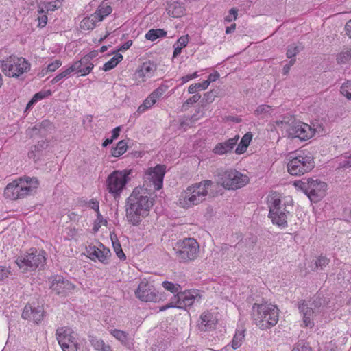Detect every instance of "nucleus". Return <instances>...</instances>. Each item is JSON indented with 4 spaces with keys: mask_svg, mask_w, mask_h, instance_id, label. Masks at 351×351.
Segmentation results:
<instances>
[{
    "mask_svg": "<svg viewBox=\"0 0 351 351\" xmlns=\"http://www.w3.org/2000/svg\"><path fill=\"white\" fill-rule=\"evenodd\" d=\"M153 206V198L147 188H135L126 200L125 211L128 221L138 226L146 217Z\"/></svg>",
    "mask_w": 351,
    "mask_h": 351,
    "instance_id": "f257e3e1",
    "label": "nucleus"
},
{
    "mask_svg": "<svg viewBox=\"0 0 351 351\" xmlns=\"http://www.w3.org/2000/svg\"><path fill=\"white\" fill-rule=\"evenodd\" d=\"M38 185L39 182L36 178L21 177L6 186L4 195L10 200L23 199L34 195Z\"/></svg>",
    "mask_w": 351,
    "mask_h": 351,
    "instance_id": "f03ea898",
    "label": "nucleus"
},
{
    "mask_svg": "<svg viewBox=\"0 0 351 351\" xmlns=\"http://www.w3.org/2000/svg\"><path fill=\"white\" fill-rule=\"evenodd\" d=\"M252 316L255 324L261 330L274 326L279 317V309L271 303H254L252 308Z\"/></svg>",
    "mask_w": 351,
    "mask_h": 351,
    "instance_id": "7ed1b4c3",
    "label": "nucleus"
},
{
    "mask_svg": "<svg viewBox=\"0 0 351 351\" xmlns=\"http://www.w3.org/2000/svg\"><path fill=\"white\" fill-rule=\"evenodd\" d=\"M276 125L285 130L287 136L290 138H298L305 141L310 139L315 134V130L307 123L295 121L291 117H283L277 120Z\"/></svg>",
    "mask_w": 351,
    "mask_h": 351,
    "instance_id": "20e7f679",
    "label": "nucleus"
},
{
    "mask_svg": "<svg viewBox=\"0 0 351 351\" xmlns=\"http://www.w3.org/2000/svg\"><path fill=\"white\" fill-rule=\"evenodd\" d=\"M212 184L211 180H205L187 187L181 195L180 204L187 208L200 204L206 199L208 189Z\"/></svg>",
    "mask_w": 351,
    "mask_h": 351,
    "instance_id": "39448f33",
    "label": "nucleus"
},
{
    "mask_svg": "<svg viewBox=\"0 0 351 351\" xmlns=\"http://www.w3.org/2000/svg\"><path fill=\"white\" fill-rule=\"evenodd\" d=\"M269 208V217L274 225L280 228L287 227V219L291 215L293 206L288 202L282 203V200L276 196L271 197L268 200Z\"/></svg>",
    "mask_w": 351,
    "mask_h": 351,
    "instance_id": "423d86ee",
    "label": "nucleus"
},
{
    "mask_svg": "<svg viewBox=\"0 0 351 351\" xmlns=\"http://www.w3.org/2000/svg\"><path fill=\"white\" fill-rule=\"evenodd\" d=\"M45 262V251L34 247L21 253L15 260L16 264L23 272L32 271L42 267Z\"/></svg>",
    "mask_w": 351,
    "mask_h": 351,
    "instance_id": "0eeeda50",
    "label": "nucleus"
},
{
    "mask_svg": "<svg viewBox=\"0 0 351 351\" xmlns=\"http://www.w3.org/2000/svg\"><path fill=\"white\" fill-rule=\"evenodd\" d=\"M215 178L217 183L228 190L242 188L249 182L246 175L234 169L219 170Z\"/></svg>",
    "mask_w": 351,
    "mask_h": 351,
    "instance_id": "6e6552de",
    "label": "nucleus"
},
{
    "mask_svg": "<svg viewBox=\"0 0 351 351\" xmlns=\"http://www.w3.org/2000/svg\"><path fill=\"white\" fill-rule=\"evenodd\" d=\"M298 189L304 192L312 202H318L326 195L327 184L318 179L304 178L294 184Z\"/></svg>",
    "mask_w": 351,
    "mask_h": 351,
    "instance_id": "1a4fd4ad",
    "label": "nucleus"
},
{
    "mask_svg": "<svg viewBox=\"0 0 351 351\" xmlns=\"http://www.w3.org/2000/svg\"><path fill=\"white\" fill-rule=\"evenodd\" d=\"M326 304V300L319 295L315 296L312 301L301 300L298 302L300 313L302 316L304 326L312 328L314 326L313 315L321 312V308Z\"/></svg>",
    "mask_w": 351,
    "mask_h": 351,
    "instance_id": "9d476101",
    "label": "nucleus"
},
{
    "mask_svg": "<svg viewBox=\"0 0 351 351\" xmlns=\"http://www.w3.org/2000/svg\"><path fill=\"white\" fill-rule=\"evenodd\" d=\"M30 63L23 57L10 56L1 61V67L4 74L10 77H19L30 70Z\"/></svg>",
    "mask_w": 351,
    "mask_h": 351,
    "instance_id": "9b49d317",
    "label": "nucleus"
},
{
    "mask_svg": "<svg viewBox=\"0 0 351 351\" xmlns=\"http://www.w3.org/2000/svg\"><path fill=\"white\" fill-rule=\"evenodd\" d=\"M199 248V244L195 239L185 238L178 241L173 250L180 262L187 263L197 257Z\"/></svg>",
    "mask_w": 351,
    "mask_h": 351,
    "instance_id": "f8f14e48",
    "label": "nucleus"
},
{
    "mask_svg": "<svg viewBox=\"0 0 351 351\" xmlns=\"http://www.w3.org/2000/svg\"><path fill=\"white\" fill-rule=\"evenodd\" d=\"M131 173V169L114 171L108 176L106 188L115 199L120 196L127 182L130 180L129 176Z\"/></svg>",
    "mask_w": 351,
    "mask_h": 351,
    "instance_id": "ddd939ff",
    "label": "nucleus"
},
{
    "mask_svg": "<svg viewBox=\"0 0 351 351\" xmlns=\"http://www.w3.org/2000/svg\"><path fill=\"white\" fill-rule=\"evenodd\" d=\"M315 166L313 158L304 153L298 154L287 164V170L292 176H300L310 171Z\"/></svg>",
    "mask_w": 351,
    "mask_h": 351,
    "instance_id": "4468645a",
    "label": "nucleus"
},
{
    "mask_svg": "<svg viewBox=\"0 0 351 351\" xmlns=\"http://www.w3.org/2000/svg\"><path fill=\"white\" fill-rule=\"evenodd\" d=\"M56 336L62 351H77L79 344L70 328H58L56 330Z\"/></svg>",
    "mask_w": 351,
    "mask_h": 351,
    "instance_id": "2eb2a0df",
    "label": "nucleus"
},
{
    "mask_svg": "<svg viewBox=\"0 0 351 351\" xmlns=\"http://www.w3.org/2000/svg\"><path fill=\"white\" fill-rule=\"evenodd\" d=\"M136 298L143 302H156L162 300V294L146 280H142L135 292Z\"/></svg>",
    "mask_w": 351,
    "mask_h": 351,
    "instance_id": "dca6fc26",
    "label": "nucleus"
},
{
    "mask_svg": "<svg viewBox=\"0 0 351 351\" xmlns=\"http://www.w3.org/2000/svg\"><path fill=\"white\" fill-rule=\"evenodd\" d=\"M173 299L175 301L176 308L186 309L195 303H199L202 300V296L196 290L184 291L181 290L178 295H174Z\"/></svg>",
    "mask_w": 351,
    "mask_h": 351,
    "instance_id": "f3484780",
    "label": "nucleus"
},
{
    "mask_svg": "<svg viewBox=\"0 0 351 351\" xmlns=\"http://www.w3.org/2000/svg\"><path fill=\"white\" fill-rule=\"evenodd\" d=\"M165 172V165H157L154 167H150L146 171L144 179L145 182L152 183L155 190H160L162 187Z\"/></svg>",
    "mask_w": 351,
    "mask_h": 351,
    "instance_id": "a211bd4d",
    "label": "nucleus"
},
{
    "mask_svg": "<svg viewBox=\"0 0 351 351\" xmlns=\"http://www.w3.org/2000/svg\"><path fill=\"white\" fill-rule=\"evenodd\" d=\"M22 318L26 320H32L35 324H40L44 319L45 315L43 306H34L32 304H27L22 313Z\"/></svg>",
    "mask_w": 351,
    "mask_h": 351,
    "instance_id": "6ab92c4d",
    "label": "nucleus"
},
{
    "mask_svg": "<svg viewBox=\"0 0 351 351\" xmlns=\"http://www.w3.org/2000/svg\"><path fill=\"white\" fill-rule=\"evenodd\" d=\"M50 288L57 295L65 296L74 289L75 286L64 277L56 276L53 278Z\"/></svg>",
    "mask_w": 351,
    "mask_h": 351,
    "instance_id": "aec40b11",
    "label": "nucleus"
},
{
    "mask_svg": "<svg viewBox=\"0 0 351 351\" xmlns=\"http://www.w3.org/2000/svg\"><path fill=\"white\" fill-rule=\"evenodd\" d=\"M86 253L91 260H98L104 264L108 263V259L111 254L110 250L101 243L98 247L89 245L86 247Z\"/></svg>",
    "mask_w": 351,
    "mask_h": 351,
    "instance_id": "412c9836",
    "label": "nucleus"
},
{
    "mask_svg": "<svg viewBox=\"0 0 351 351\" xmlns=\"http://www.w3.org/2000/svg\"><path fill=\"white\" fill-rule=\"evenodd\" d=\"M217 324L216 316L210 311H205L201 314L197 327L202 332H208L215 329Z\"/></svg>",
    "mask_w": 351,
    "mask_h": 351,
    "instance_id": "4be33fe9",
    "label": "nucleus"
},
{
    "mask_svg": "<svg viewBox=\"0 0 351 351\" xmlns=\"http://www.w3.org/2000/svg\"><path fill=\"white\" fill-rule=\"evenodd\" d=\"M157 69L156 64L151 61L143 63L136 71V78H141L145 82L147 78L152 77Z\"/></svg>",
    "mask_w": 351,
    "mask_h": 351,
    "instance_id": "5701e85b",
    "label": "nucleus"
},
{
    "mask_svg": "<svg viewBox=\"0 0 351 351\" xmlns=\"http://www.w3.org/2000/svg\"><path fill=\"white\" fill-rule=\"evenodd\" d=\"M239 139V136L236 135L233 138H230L224 142L219 143L215 146L213 152L218 155H223L230 152L237 145Z\"/></svg>",
    "mask_w": 351,
    "mask_h": 351,
    "instance_id": "b1692460",
    "label": "nucleus"
},
{
    "mask_svg": "<svg viewBox=\"0 0 351 351\" xmlns=\"http://www.w3.org/2000/svg\"><path fill=\"white\" fill-rule=\"evenodd\" d=\"M83 62V58H82L80 60L73 62L71 66V68H75V69H73V72L80 73L81 76H86L92 71L94 64L92 62H87L86 64Z\"/></svg>",
    "mask_w": 351,
    "mask_h": 351,
    "instance_id": "393cba45",
    "label": "nucleus"
},
{
    "mask_svg": "<svg viewBox=\"0 0 351 351\" xmlns=\"http://www.w3.org/2000/svg\"><path fill=\"white\" fill-rule=\"evenodd\" d=\"M48 146V142L45 141H38L37 145L32 147L31 150L28 153L29 158H32L35 162H37L43 155L44 152Z\"/></svg>",
    "mask_w": 351,
    "mask_h": 351,
    "instance_id": "a878e982",
    "label": "nucleus"
},
{
    "mask_svg": "<svg viewBox=\"0 0 351 351\" xmlns=\"http://www.w3.org/2000/svg\"><path fill=\"white\" fill-rule=\"evenodd\" d=\"M112 12V8L110 5L103 1L96 9L93 15L100 22L102 21L107 16L110 15Z\"/></svg>",
    "mask_w": 351,
    "mask_h": 351,
    "instance_id": "bb28decb",
    "label": "nucleus"
},
{
    "mask_svg": "<svg viewBox=\"0 0 351 351\" xmlns=\"http://www.w3.org/2000/svg\"><path fill=\"white\" fill-rule=\"evenodd\" d=\"M90 343L97 351H112L111 346L104 342L101 339L95 337H90Z\"/></svg>",
    "mask_w": 351,
    "mask_h": 351,
    "instance_id": "cd10ccee",
    "label": "nucleus"
},
{
    "mask_svg": "<svg viewBox=\"0 0 351 351\" xmlns=\"http://www.w3.org/2000/svg\"><path fill=\"white\" fill-rule=\"evenodd\" d=\"M99 22L93 14L84 18L80 23V27L85 30L93 29Z\"/></svg>",
    "mask_w": 351,
    "mask_h": 351,
    "instance_id": "c85d7f7f",
    "label": "nucleus"
},
{
    "mask_svg": "<svg viewBox=\"0 0 351 351\" xmlns=\"http://www.w3.org/2000/svg\"><path fill=\"white\" fill-rule=\"evenodd\" d=\"M110 239L112 241L114 251L117 256L120 258V260H125L126 258L125 255L123 252L120 242L114 233L110 234Z\"/></svg>",
    "mask_w": 351,
    "mask_h": 351,
    "instance_id": "c756f323",
    "label": "nucleus"
},
{
    "mask_svg": "<svg viewBox=\"0 0 351 351\" xmlns=\"http://www.w3.org/2000/svg\"><path fill=\"white\" fill-rule=\"evenodd\" d=\"M245 337V330H237L231 341V347L236 350L239 348L243 341Z\"/></svg>",
    "mask_w": 351,
    "mask_h": 351,
    "instance_id": "7c9ffc66",
    "label": "nucleus"
},
{
    "mask_svg": "<svg viewBox=\"0 0 351 351\" xmlns=\"http://www.w3.org/2000/svg\"><path fill=\"white\" fill-rule=\"evenodd\" d=\"M166 35L167 32L162 29H152L146 33L145 37L147 40L154 41L157 38L166 36Z\"/></svg>",
    "mask_w": 351,
    "mask_h": 351,
    "instance_id": "2f4dec72",
    "label": "nucleus"
},
{
    "mask_svg": "<svg viewBox=\"0 0 351 351\" xmlns=\"http://www.w3.org/2000/svg\"><path fill=\"white\" fill-rule=\"evenodd\" d=\"M51 95V91L50 90H47L46 91H40L37 93H36L33 97L31 99V100L27 103L26 109L31 108L36 102H37L39 100H41L48 96H50Z\"/></svg>",
    "mask_w": 351,
    "mask_h": 351,
    "instance_id": "473e14b6",
    "label": "nucleus"
},
{
    "mask_svg": "<svg viewBox=\"0 0 351 351\" xmlns=\"http://www.w3.org/2000/svg\"><path fill=\"white\" fill-rule=\"evenodd\" d=\"M122 60L123 56L121 53H117L104 64L102 69L104 71H108L114 69Z\"/></svg>",
    "mask_w": 351,
    "mask_h": 351,
    "instance_id": "72a5a7b5",
    "label": "nucleus"
},
{
    "mask_svg": "<svg viewBox=\"0 0 351 351\" xmlns=\"http://www.w3.org/2000/svg\"><path fill=\"white\" fill-rule=\"evenodd\" d=\"M337 62L340 64L351 62V48L341 51L337 56Z\"/></svg>",
    "mask_w": 351,
    "mask_h": 351,
    "instance_id": "f704fd0d",
    "label": "nucleus"
},
{
    "mask_svg": "<svg viewBox=\"0 0 351 351\" xmlns=\"http://www.w3.org/2000/svg\"><path fill=\"white\" fill-rule=\"evenodd\" d=\"M127 148V143L123 140L120 141L115 147L112 148L111 155L114 157H119L126 152Z\"/></svg>",
    "mask_w": 351,
    "mask_h": 351,
    "instance_id": "c9c22d12",
    "label": "nucleus"
},
{
    "mask_svg": "<svg viewBox=\"0 0 351 351\" xmlns=\"http://www.w3.org/2000/svg\"><path fill=\"white\" fill-rule=\"evenodd\" d=\"M59 7L60 2L58 1L45 3L43 5H40L38 6V12L40 14L45 13V11L47 12H52L57 10Z\"/></svg>",
    "mask_w": 351,
    "mask_h": 351,
    "instance_id": "e433bc0d",
    "label": "nucleus"
},
{
    "mask_svg": "<svg viewBox=\"0 0 351 351\" xmlns=\"http://www.w3.org/2000/svg\"><path fill=\"white\" fill-rule=\"evenodd\" d=\"M330 259L325 256H319L315 261L314 265L311 266L313 271H317L319 269H323L330 263Z\"/></svg>",
    "mask_w": 351,
    "mask_h": 351,
    "instance_id": "4c0bfd02",
    "label": "nucleus"
},
{
    "mask_svg": "<svg viewBox=\"0 0 351 351\" xmlns=\"http://www.w3.org/2000/svg\"><path fill=\"white\" fill-rule=\"evenodd\" d=\"M110 334L121 343L126 345L128 343V334L124 331L113 329L110 330Z\"/></svg>",
    "mask_w": 351,
    "mask_h": 351,
    "instance_id": "58836bf2",
    "label": "nucleus"
},
{
    "mask_svg": "<svg viewBox=\"0 0 351 351\" xmlns=\"http://www.w3.org/2000/svg\"><path fill=\"white\" fill-rule=\"evenodd\" d=\"M271 111L272 108L270 106L263 104L258 106L254 113L256 115L260 116L261 119H265L271 114Z\"/></svg>",
    "mask_w": 351,
    "mask_h": 351,
    "instance_id": "ea45409f",
    "label": "nucleus"
},
{
    "mask_svg": "<svg viewBox=\"0 0 351 351\" xmlns=\"http://www.w3.org/2000/svg\"><path fill=\"white\" fill-rule=\"evenodd\" d=\"M162 287L165 289L170 291L174 295H178V293L182 290V287L178 284H174L169 281H164L162 283Z\"/></svg>",
    "mask_w": 351,
    "mask_h": 351,
    "instance_id": "a19ab883",
    "label": "nucleus"
},
{
    "mask_svg": "<svg viewBox=\"0 0 351 351\" xmlns=\"http://www.w3.org/2000/svg\"><path fill=\"white\" fill-rule=\"evenodd\" d=\"M303 49L301 44H292L288 46L287 51V57L291 58L295 56L300 51Z\"/></svg>",
    "mask_w": 351,
    "mask_h": 351,
    "instance_id": "79ce46f5",
    "label": "nucleus"
},
{
    "mask_svg": "<svg viewBox=\"0 0 351 351\" xmlns=\"http://www.w3.org/2000/svg\"><path fill=\"white\" fill-rule=\"evenodd\" d=\"M156 101L149 95L143 101V103L138 107L137 112L138 113H143L146 110L151 108Z\"/></svg>",
    "mask_w": 351,
    "mask_h": 351,
    "instance_id": "37998d69",
    "label": "nucleus"
},
{
    "mask_svg": "<svg viewBox=\"0 0 351 351\" xmlns=\"http://www.w3.org/2000/svg\"><path fill=\"white\" fill-rule=\"evenodd\" d=\"M208 86H209V82H205V81H204L202 83L192 84L191 85L189 86V87L188 88V92L190 94H193L197 90H206L208 88Z\"/></svg>",
    "mask_w": 351,
    "mask_h": 351,
    "instance_id": "c03bdc74",
    "label": "nucleus"
},
{
    "mask_svg": "<svg viewBox=\"0 0 351 351\" xmlns=\"http://www.w3.org/2000/svg\"><path fill=\"white\" fill-rule=\"evenodd\" d=\"M73 69L74 68H71V66H70L69 68L64 70L63 71L58 74L55 77H53L51 80V84H54L60 80H61L62 79L69 77L71 75V73L73 72Z\"/></svg>",
    "mask_w": 351,
    "mask_h": 351,
    "instance_id": "a18cd8bd",
    "label": "nucleus"
},
{
    "mask_svg": "<svg viewBox=\"0 0 351 351\" xmlns=\"http://www.w3.org/2000/svg\"><path fill=\"white\" fill-rule=\"evenodd\" d=\"M62 65V61L60 60H56L54 62L50 63L45 69H43L40 73L42 76H44L49 72H53L56 71Z\"/></svg>",
    "mask_w": 351,
    "mask_h": 351,
    "instance_id": "49530a36",
    "label": "nucleus"
},
{
    "mask_svg": "<svg viewBox=\"0 0 351 351\" xmlns=\"http://www.w3.org/2000/svg\"><path fill=\"white\" fill-rule=\"evenodd\" d=\"M168 86L166 85H161L155 89L150 95L156 100L158 99L167 90Z\"/></svg>",
    "mask_w": 351,
    "mask_h": 351,
    "instance_id": "de8ad7c7",
    "label": "nucleus"
},
{
    "mask_svg": "<svg viewBox=\"0 0 351 351\" xmlns=\"http://www.w3.org/2000/svg\"><path fill=\"white\" fill-rule=\"evenodd\" d=\"M339 168L347 169L351 167V154L344 155L339 164Z\"/></svg>",
    "mask_w": 351,
    "mask_h": 351,
    "instance_id": "09e8293b",
    "label": "nucleus"
},
{
    "mask_svg": "<svg viewBox=\"0 0 351 351\" xmlns=\"http://www.w3.org/2000/svg\"><path fill=\"white\" fill-rule=\"evenodd\" d=\"M51 126V123L48 120H43L40 123L36 125L33 128L32 131L35 132V134H36L37 131H40L43 129H47L49 127Z\"/></svg>",
    "mask_w": 351,
    "mask_h": 351,
    "instance_id": "8fccbe9b",
    "label": "nucleus"
},
{
    "mask_svg": "<svg viewBox=\"0 0 351 351\" xmlns=\"http://www.w3.org/2000/svg\"><path fill=\"white\" fill-rule=\"evenodd\" d=\"M194 121V115L191 117H186L184 120L181 121L180 123V127L184 130L186 129L187 127H189L191 124L193 123Z\"/></svg>",
    "mask_w": 351,
    "mask_h": 351,
    "instance_id": "3c124183",
    "label": "nucleus"
},
{
    "mask_svg": "<svg viewBox=\"0 0 351 351\" xmlns=\"http://www.w3.org/2000/svg\"><path fill=\"white\" fill-rule=\"evenodd\" d=\"M188 43H189V36L186 35V36H182L180 37L175 44L177 45L178 47H180L182 49L183 47H185L187 45Z\"/></svg>",
    "mask_w": 351,
    "mask_h": 351,
    "instance_id": "603ef678",
    "label": "nucleus"
},
{
    "mask_svg": "<svg viewBox=\"0 0 351 351\" xmlns=\"http://www.w3.org/2000/svg\"><path fill=\"white\" fill-rule=\"evenodd\" d=\"M98 55V51L96 50L92 51L88 54L83 56V62H85L87 64V62H92L91 60L96 58Z\"/></svg>",
    "mask_w": 351,
    "mask_h": 351,
    "instance_id": "864d4df0",
    "label": "nucleus"
},
{
    "mask_svg": "<svg viewBox=\"0 0 351 351\" xmlns=\"http://www.w3.org/2000/svg\"><path fill=\"white\" fill-rule=\"evenodd\" d=\"M201 98V95L199 94H195L189 98L183 104L182 108H184L186 106L193 104L199 101Z\"/></svg>",
    "mask_w": 351,
    "mask_h": 351,
    "instance_id": "5fc2aeb1",
    "label": "nucleus"
},
{
    "mask_svg": "<svg viewBox=\"0 0 351 351\" xmlns=\"http://www.w3.org/2000/svg\"><path fill=\"white\" fill-rule=\"evenodd\" d=\"M10 274V268L5 266H0V280H3V279L8 278Z\"/></svg>",
    "mask_w": 351,
    "mask_h": 351,
    "instance_id": "6e6d98bb",
    "label": "nucleus"
},
{
    "mask_svg": "<svg viewBox=\"0 0 351 351\" xmlns=\"http://www.w3.org/2000/svg\"><path fill=\"white\" fill-rule=\"evenodd\" d=\"M252 134L251 132H247L242 138H241V143H242L243 144H244L245 145H247V147H248L249 145H250V143L252 141Z\"/></svg>",
    "mask_w": 351,
    "mask_h": 351,
    "instance_id": "4d7b16f0",
    "label": "nucleus"
},
{
    "mask_svg": "<svg viewBox=\"0 0 351 351\" xmlns=\"http://www.w3.org/2000/svg\"><path fill=\"white\" fill-rule=\"evenodd\" d=\"M295 60L291 59L289 63L283 66L282 73L284 75H287L289 72L291 67L295 64Z\"/></svg>",
    "mask_w": 351,
    "mask_h": 351,
    "instance_id": "13d9d810",
    "label": "nucleus"
},
{
    "mask_svg": "<svg viewBox=\"0 0 351 351\" xmlns=\"http://www.w3.org/2000/svg\"><path fill=\"white\" fill-rule=\"evenodd\" d=\"M247 145H245L242 143H239L235 149V153L237 154H243L247 150Z\"/></svg>",
    "mask_w": 351,
    "mask_h": 351,
    "instance_id": "bf43d9fd",
    "label": "nucleus"
},
{
    "mask_svg": "<svg viewBox=\"0 0 351 351\" xmlns=\"http://www.w3.org/2000/svg\"><path fill=\"white\" fill-rule=\"evenodd\" d=\"M38 27H44L47 23V16L43 14L38 18Z\"/></svg>",
    "mask_w": 351,
    "mask_h": 351,
    "instance_id": "052dcab7",
    "label": "nucleus"
},
{
    "mask_svg": "<svg viewBox=\"0 0 351 351\" xmlns=\"http://www.w3.org/2000/svg\"><path fill=\"white\" fill-rule=\"evenodd\" d=\"M219 73L217 71H215L214 73H210L208 75V80H204V81L208 82L209 84H210V82L216 81L217 79H219Z\"/></svg>",
    "mask_w": 351,
    "mask_h": 351,
    "instance_id": "680f3d73",
    "label": "nucleus"
},
{
    "mask_svg": "<svg viewBox=\"0 0 351 351\" xmlns=\"http://www.w3.org/2000/svg\"><path fill=\"white\" fill-rule=\"evenodd\" d=\"M169 308H176V303L173 298H171V302L169 304L164 305L160 308V311H164Z\"/></svg>",
    "mask_w": 351,
    "mask_h": 351,
    "instance_id": "e2e57ef3",
    "label": "nucleus"
},
{
    "mask_svg": "<svg viewBox=\"0 0 351 351\" xmlns=\"http://www.w3.org/2000/svg\"><path fill=\"white\" fill-rule=\"evenodd\" d=\"M132 45V40H128L127 42H125L123 45H122L120 48L119 49V51H125L127 49H128L131 45Z\"/></svg>",
    "mask_w": 351,
    "mask_h": 351,
    "instance_id": "0e129e2a",
    "label": "nucleus"
},
{
    "mask_svg": "<svg viewBox=\"0 0 351 351\" xmlns=\"http://www.w3.org/2000/svg\"><path fill=\"white\" fill-rule=\"evenodd\" d=\"M120 131H121V128L119 126L114 128L112 131V137L111 138L114 140L117 138L119 136Z\"/></svg>",
    "mask_w": 351,
    "mask_h": 351,
    "instance_id": "69168bd1",
    "label": "nucleus"
},
{
    "mask_svg": "<svg viewBox=\"0 0 351 351\" xmlns=\"http://www.w3.org/2000/svg\"><path fill=\"white\" fill-rule=\"evenodd\" d=\"M346 34L351 38V19L345 25Z\"/></svg>",
    "mask_w": 351,
    "mask_h": 351,
    "instance_id": "338daca9",
    "label": "nucleus"
},
{
    "mask_svg": "<svg viewBox=\"0 0 351 351\" xmlns=\"http://www.w3.org/2000/svg\"><path fill=\"white\" fill-rule=\"evenodd\" d=\"M298 344H300V351H311L312 350L311 348L308 345H305L304 343H299Z\"/></svg>",
    "mask_w": 351,
    "mask_h": 351,
    "instance_id": "774afa93",
    "label": "nucleus"
}]
</instances>
